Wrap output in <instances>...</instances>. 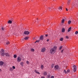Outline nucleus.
<instances>
[{"mask_svg": "<svg viewBox=\"0 0 78 78\" xmlns=\"http://www.w3.org/2000/svg\"><path fill=\"white\" fill-rule=\"evenodd\" d=\"M54 64L52 63L51 65V67H52V68H53L54 67Z\"/></svg>", "mask_w": 78, "mask_h": 78, "instance_id": "29", "label": "nucleus"}, {"mask_svg": "<svg viewBox=\"0 0 78 78\" xmlns=\"http://www.w3.org/2000/svg\"><path fill=\"white\" fill-rule=\"evenodd\" d=\"M64 73H66H66H67V72H66V70H64Z\"/></svg>", "mask_w": 78, "mask_h": 78, "instance_id": "40", "label": "nucleus"}, {"mask_svg": "<svg viewBox=\"0 0 78 78\" xmlns=\"http://www.w3.org/2000/svg\"><path fill=\"white\" fill-rule=\"evenodd\" d=\"M3 52H5V51L3 49H2L1 51H0V53H3Z\"/></svg>", "mask_w": 78, "mask_h": 78, "instance_id": "17", "label": "nucleus"}, {"mask_svg": "<svg viewBox=\"0 0 78 78\" xmlns=\"http://www.w3.org/2000/svg\"><path fill=\"white\" fill-rule=\"evenodd\" d=\"M24 34L28 35V34H30V32L28 31H25L24 32Z\"/></svg>", "mask_w": 78, "mask_h": 78, "instance_id": "6", "label": "nucleus"}, {"mask_svg": "<svg viewBox=\"0 0 78 78\" xmlns=\"http://www.w3.org/2000/svg\"><path fill=\"white\" fill-rule=\"evenodd\" d=\"M62 7L61 6H60L59 8H58V9H59V10H60V11H61V10H62Z\"/></svg>", "mask_w": 78, "mask_h": 78, "instance_id": "22", "label": "nucleus"}, {"mask_svg": "<svg viewBox=\"0 0 78 78\" xmlns=\"http://www.w3.org/2000/svg\"><path fill=\"white\" fill-rule=\"evenodd\" d=\"M62 48V46H61V47H60V48H59V50H61Z\"/></svg>", "mask_w": 78, "mask_h": 78, "instance_id": "36", "label": "nucleus"}, {"mask_svg": "<svg viewBox=\"0 0 78 78\" xmlns=\"http://www.w3.org/2000/svg\"><path fill=\"white\" fill-rule=\"evenodd\" d=\"M47 42H48V41H49V39H47Z\"/></svg>", "mask_w": 78, "mask_h": 78, "instance_id": "45", "label": "nucleus"}, {"mask_svg": "<svg viewBox=\"0 0 78 78\" xmlns=\"http://www.w3.org/2000/svg\"><path fill=\"white\" fill-rule=\"evenodd\" d=\"M47 71H44L43 73V75L44 76H47Z\"/></svg>", "mask_w": 78, "mask_h": 78, "instance_id": "10", "label": "nucleus"}, {"mask_svg": "<svg viewBox=\"0 0 78 78\" xmlns=\"http://www.w3.org/2000/svg\"><path fill=\"white\" fill-rule=\"evenodd\" d=\"M66 9V11H68V9L67 8Z\"/></svg>", "mask_w": 78, "mask_h": 78, "instance_id": "46", "label": "nucleus"}, {"mask_svg": "<svg viewBox=\"0 0 78 78\" xmlns=\"http://www.w3.org/2000/svg\"><path fill=\"white\" fill-rule=\"evenodd\" d=\"M73 67L74 69L73 71L74 72H75L76 71V66L75 65H74Z\"/></svg>", "mask_w": 78, "mask_h": 78, "instance_id": "5", "label": "nucleus"}, {"mask_svg": "<svg viewBox=\"0 0 78 78\" xmlns=\"http://www.w3.org/2000/svg\"><path fill=\"white\" fill-rule=\"evenodd\" d=\"M35 72H36V73H38V74H40V73H39V72H38L36 70H34Z\"/></svg>", "mask_w": 78, "mask_h": 78, "instance_id": "21", "label": "nucleus"}, {"mask_svg": "<svg viewBox=\"0 0 78 78\" xmlns=\"http://www.w3.org/2000/svg\"><path fill=\"white\" fill-rule=\"evenodd\" d=\"M70 72V70L69 69L67 71V73H69Z\"/></svg>", "mask_w": 78, "mask_h": 78, "instance_id": "37", "label": "nucleus"}, {"mask_svg": "<svg viewBox=\"0 0 78 78\" xmlns=\"http://www.w3.org/2000/svg\"><path fill=\"white\" fill-rule=\"evenodd\" d=\"M21 61H22V58L20 57H18L17 58V62H21Z\"/></svg>", "mask_w": 78, "mask_h": 78, "instance_id": "1", "label": "nucleus"}, {"mask_svg": "<svg viewBox=\"0 0 78 78\" xmlns=\"http://www.w3.org/2000/svg\"><path fill=\"white\" fill-rule=\"evenodd\" d=\"M52 48L54 49V50H55V51L56 50V48H57V47H56V46H54V48Z\"/></svg>", "mask_w": 78, "mask_h": 78, "instance_id": "24", "label": "nucleus"}, {"mask_svg": "<svg viewBox=\"0 0 78 78\" xmlns=\"http://www.w3.org/2000/svg\"><path fill=\"white\" fill-rule=\"evenodd\" d=\"M59 65H55L54 67V69L55 70H58L59 69Z\"/></svg>", "mask_w": 78, "mask_h": 78, "instance_id": "2", "label": "nucleus"}, {"mask_svg": "<svg viewBox=\"0 0 78 78\" xmlns=\"http://www.w3.org/2000/svg\"><path fill=\"white\" fill-rule=\"evenodd\" d=\"M75 34H78V31H76L75 32Z\"/></svg>", "mask_w": 78, "mask_h": 78, "instance_id": "38", "label": "nucleus"}, {"mask_svg": "<svg viewBox=\"0 0 78 78\" xmlns=\"http://www.w3.org/2000/svg\"><path fill=\"white\" fill-rule=\"evenodd\" d=\"M64 21H65V20L64 19H62V23H63L64 22Z\"/></svg>", "mask_w": 78, "mask_h": 78, "instance_id": "26", "label": "nucleus"}, {"mask_svg": "<svg viewBox=\"0 0 78 78\" xmlns=\"http://www.w3.org/2000/svg\"><path fill=\"white\" fill-rule=\"evenodd\" d=\"M54 76H51V78H54Z\"/></svg>", "mask_w": 78, "mask_h": 78, "instance_id": "43", "label": "nucleus"}, {"mask_svg": "<svg viewBox=\"0 0 78 78\" xmlns=\"http://www.w3.org/2000/svg\"><path fill=\"white\" fill-rule=\"evenodd\" d=\"M64 51V49H63L61 51V53H63V51Z\"/></svg>", "mask_w": 78, "mask_h": 78, "instance_id": "42", "label": "nucleus"}, {"mask_svg": "<svg viewBox=\"0 0 78 78\" xmlns=\"http://www.w3.org/2000/svg\"><path fill=\"white\" fill-rule=\"evenodd\" d=\"M66 39H69V36H66Z\"/></svg>", "mask_w": 78, "mask_h": 78, "instance_id": "41", "label": "nucleus"}, {"mask_svg": "<svg viewBox=\"0 0 78 78\" xmlns=\"http://www.w3.org/2000/svg\"><path fill=\"white\" fill-rule=\"evenodd\" d=\"M8 23H10L11 24L12 23V21L11 20H9L8 22Z\"/></svg>", "mask_w": 78, "mask_h": 78, "instance_id": "19", "label": "nucleus"}, {"mask_svg": "<svg viewBox=\"0 0 78 78\" xmlns=\"http://www.w3.org/2000/svg\"><path fill=\"white\" fill-rule=\"evenodd\" d=\"M5 27H1V30H2V31H4V30H5Z\"/></svg>", "mask_w": 78, "mask_h": 78, "instance_id": "14", "label": "nucleus"}, {"mask_svg": "<svg viewBox=\"0 0 78 78\" xmlns=\"http://www.w3.org/2000/svg\"><path fill=\"white\" fill-rule=\"evenodd\" d=\"M72 29V27H70L68 28V32H70V31H71V30Z\"/></svg>", "mask_w": 78, "mask_h": 78, "instance_id": "15", "label": "nucleus"}, {"mask_svg": "<svg viewBox=\"0 0 78 78\" xmlns=\"http://www.w3.org/2000/svg\"><path fill=\"white\" fill-rule=\"evenodd\" d=\"M51 76V75H50V74H49V75H47V78H50Z\"/></svg>", "mask_w": 78, "mask_h": 78, "instance_id": "23", "label": "nucleus"}, {"mask_svg": "<svg viewBox=\"0 0 78 78\" xmlns=\"http://www.w3.org/2000/svg\"><path fill=\"white\" fill-rule=\"evenodd\" d=\"M28 38H29V37H26L24 38V39L25 40H28Z\"/></svg>", "mask_w": 78, "mask_h": 78, "instance_id": "18", "label": "nucleus"}, {"mask_svg": "<svg viewBox=\"0 0 78 78\" xmlns=\"http://www.w3.org/2000/svg\"><path fill=\"white\" fill-rule=\"evenodd\" d=\"M3 64H4V62H3L2 61L0 62V66H3Z\"/></svg>", "mask_w": 78, "mask_h": 78, "instance_id": "12", "label": "nucleus"}, {"mask_svg": "<svg viewBox=\"0 0 78 78\" xmlns=\"http://www.w3.org/2000/svg\"><path fill=\"white\" fill-rule=\"evenodd\" d=\"M31 51L32 52H34V49H31Z\"/></svg>", "mask_w": 78, "mask_h": 78, "instance_id": "28", "label": "nucleus"}, {"mask_svg": "<svg viewBox=\"0 0 78 78\" xmlns=\"http://www.w3.org/2000/svg\"><path fill=\"white\" fill-rule=\"evenodd\" d=\"M40 39L41 41H42V40H44V36L43 35H41L40 38Z\"/></svg>", "mask_w": 78, "mask_h": 78, "instance_id": "9", "label": "nucleus"}, {"mask_svg": "<svg viewBox=\"0 0 78 78\" xmlns=\"http://www.w3.org/2000/svg\"><path fill=\"white\" fill-rule=\"evenodd\" d=\"M41 78H45V77H42Z\"/></svg>", "mask_w": 78, "mask_h": 78, "instance_id": "47", "label": "nucleus"}, {"mask_svg": "<svg viewBox=\"0 0 78 78\" xmlns=\"http://www.w3.org/2000/svg\"><path fill=\"white\" fill-rule=\"evenodd\" d=\"M62 33H64V32H65V29L64 28H62Z\"/></svg>", "mask_w": 78, "mask_h": 78, "instance_id": "13", "label": "nucleus"}, {"mask_svg": "<svg viewBox=\"0 0 78 78\" xmlns=\"http://www.w3.org/2000/svg\"><path fill=\"white\" fill-rule=\"evenodd\" d=\"M68 24H70L71 23V21L69 20L68 22Z\"/></svg>", "mask_w": 78, "mask_h": 78, "instance_id": "32", "label": "nucleus"}, {"mask_svg": "<svg viewBox=\"0 0 78 78\" xmlns=\"http://www.w3.org/2000/svg\"><path fill=\"white\" fill-rule=\"evenodd\" d=\"M37 21L38 20V18L37 19Z\"/></svg>", "mask_w": 78, "mask_h": 78, "instance_id": "49", "label": "nucleus"}, {"mask_svg": "<svg viewBox=\"0 0 78 78\" xmlns=\"http://www.w3.org/2000/svg\"><path fill=\"white\" fill-rule=\"evenodd\" d=\"M40 40H37L35 42V43H36V42H39Z\"/></svg>", "mask_w": 78, "mask_h": 78, "instance_id": "34", "label": "nucleus"}, {"mask_svg": "<svg viewBox=\"0 0 78 78\" xmlns=\"http://www.w3.org/2000/svg\"><path fill=\"white\" fill-rule=\"evenodd\" d=\"M12 68H13V69H16V67H15V66H13L12 67Z\"/></svg>", "mask_w": 78, "mask_h": 78, "instance_id": "39", "label": "nucleus"}, {"mask_svg": "<svg viewBox=\"0 0 78 78\" xmlns=\"http://www.w3.org/2000/svg\"><path fill=\"white\" fill-rule=\"evenodd\" d=\"M5 55L6 56H7L8 57L10 56V55H9V54L8 53H5Z\"/></svg>", "mask_w": 78, "mask_h": 78, "instance_id": "11", "label": "nucleus"}, {"mask_svg": "<svg viewBox=\"0 0 78 78\" xmlns=\"http://www.w3.org/2000/svg\"><path fill=\"white\" fill-rule=\"evenodd\" d=\"M5 52L1 53V56H3L4 57V56H5Z\"/></svg>", "mask_w": 78, "mask_h": 78, "instance_id": "8", "label": "nucleus"}, {"mask_svg": "<svg viewBox=\"0 0 78 78\" xmlns=\"http://www.w3.org/2000/svg\"><path fill=\"white\" fill-rule=\"evenodd\" d=\"M50 51L51 54H52L53 52H54V51H55V49H54L52 48L50 50Z\"/></svg>", "mask_w": 78, "mask_h": 78, "instance_id": "4", "label": "nucleus"}, {"mask_svg": "<svg viewBox=\"0 0 78 78\" xmlns=\"http://www.w3.org/2000/svg\"><path fill=\"white\" fill-rule=\"evenodd\" d=\"M45 36H46V37H47L48 36V34H46Z\"/></svg>", "mask_w": 78, "mask_h": 78, "instance_id": "44", "label": "nucleus"}, {"mask_svg": "<svg viewBox=\"0 0 78 78\" xmlns=\"http://www.w3.org/2000/svg\"><path fill=\"white\" fill-rule=\"evenodd\" d=\"M44 65H41V69H44Z\"/></svg>", "mask_w": 78, "mask_h": 78, "instance_id": "20", "label": "nucleus"}, {"mask_svg": "<svg viewBox=\"0 0 78 78\" xmlns=\"http://www.w3.org/2000/svg\"><path fill=\"white\" fill-rule=\"evenodd\" d=\"M46 50V49L45 48H43L41 49V52H43V53H44V52Z\"/></svg>", "mask_w": 78, "mask_h": 78, "instance_id": "3", "label": "nucleus"}, {"mask_svg": "<svg viewBox=\"0 0 78 78\" xmlns=\"http://www.w3.org/2000/svg\"><path fill=\"white\" fill-rule=\"evenodd\" d=\"M14 58H17V55H14Z\"/></svg>", "mask_w": 78, "mask_h": 78, "instance_id": "31", "label": "nucleus"}, {"mask_svg": "<svg viewBox=\"0 0 78 78\" xmlns=\"http://www.w3.org/2000/svg\"><path fill=\"white\" fill-rule=\"evenodd\" d=\"M60 41H63V38H61L60 39Z\"/></svg>", "mask_w": 78, "mask_h": 78, "instance_id": "35", "label": "nucleus"}, {"mask_svg": "<svg viewBox=\"0 0 78 78\" xmlns=\"http://www.w3.org/2000/svg\"><path fill=\"white\" fill-rule=\"evenodd\" d=\"M70 0H68V2H67V5H70Z\"/></svg>", "mask_w": 78, "mask_h": 78, "instance_id": "16", "label": "nucleus"}, {"mask_svg": "<svg viewBox=\"0 0 78 78\" xmlns=\"http://www.w3.org/2000/svg\"><path fill=\"white\" fill-rule=\"evenodd\" d=\"M26 63L27 64H30V62L28 61H26Z\"/></svg>", "mask_w": 78, "mask_h": 78, "instance_id": "33", "label": "nucleus"}, {"mask_svg": "<svg viewBox=\"0 0 78 78\" xmlns=\"http://www.w3.org/2000/svg\"><path fill=\"white\" fill-rule=\"evenodd\" d=\"M54 9V7H51L48 8V9L49 11H51V10H53Z\"/></svg>", "mask_w": 78, "mask_h": 78, "instance_id": "7", "label": "nucleus"}, {"mask_svg": "<svg viewBox=\"0 0 78 78\" xmlns=\"http://www.w3.org/2000/svg\"><path fill=\"white\" fill-rule=\"evenodd\" d=\"M6 45H9V44H10L9 41H8L7 43H6Z\"/></svg>", "mask_w": 78, "mask_h": 78, "instance_id": "27", "label": "nucleus"}, {"mask_svg": "<svg viewBox=\"0 0 78 78\" xmlns=\"http://www.w3.org/2000/svg\"><path fill=\"white\" fill-rule=\"evenodd\" d=\"M2 71V69H0V72Z\"/></svg>", "mask_w": 78, "mask_h": 78, "instance_id": "48", "label": "nucleus"}, {"mask_svg": "<svg viewBox=\"0 0 78 78\" xmlns=\"http://www.w3.org/2000/svg\"><path fill=\"white\" fill-rule=\"evenodd\" d=\"M9 69H10V71H11L13 70V69H12V68H11V67H10Z\"/></svg>", "mask_w": 78, "mask_h": 78, "instance_id": "25", "label": "nucleus"}, {"mask_svg": "<svg viewBox=\"0 0 78 78\" xmlns=\"http://www.w3.org/2000/svg\"><path fill=\"white\" fill-rule=\"evenodd\" d=\"M23 64H24L23 62H21L20 63V64L21 66H23Z\"/></svg>", "mask_w": 78, "mask_h": 78, "instance_id": "30", "label": "nucleus"}]
</instances>
